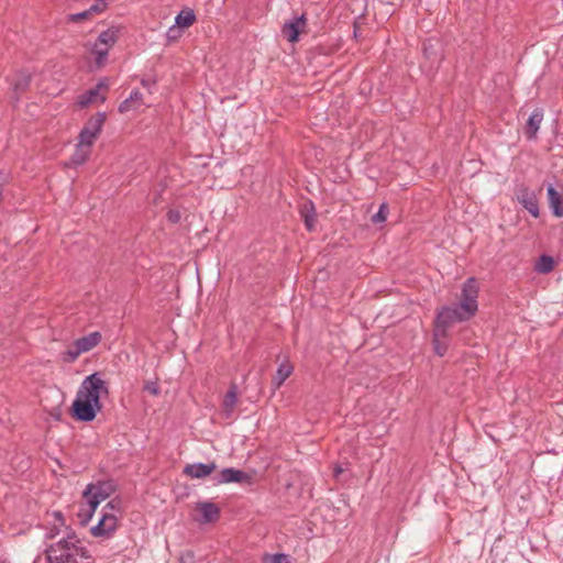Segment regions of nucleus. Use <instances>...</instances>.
<instances>
[{
  "mask_svg": "<svg viewBox=\"0 0 563 563\" xmlns=\"http://www.w3.org/2000/svg\"><path fill=\"white\" fill-rule=\"evenodd\" d=\"M53 516L57 523L49 530L46 538L54 539L62 532L63 536L46 548V563H93L89 551L78 536L66 527L62 514L55 511Z\"/></svg>",
  "mask_w": 563,
  "mask_h": 563,
  "instance_id": "f257e3e1",
  "label": "nucleus"
},
{
  "mask_svg": "<svg viewBox=\"0 0 563 563\" xmlns=\"http://www.w3.org/2000/svg\"><path fill=\"white\" fill-rule=\"evenodd\" d=\"M109 394L108 385L99 373L87 376L73 402V415L79 421H92L101 410V398Z\"/></svg>",
  "mask_w": 563,
  "mask_h": 563,
  "instance_id": "f03ea898",
  "label": "nucleus"
},
{
  "mask_svg": "<svg viewBox=\"0 0 563 563\" xmlns=\"http://www.w3.org/2000/svg\"><path fill=\"white\" fill-rule=\"evenodd\" d=\"M114 487L111 482H97L88 484L82 493L85 505L80 507L78 517L86 523L96 511L97 507L111 496Z\"/></svg>",
  "mask_w": 563,
  "mask_h": 563,
  "instance_id": "7ed1b4c3",
  "label": "nucleus"
},
{
  "mask_svg": "<svg viewBox=\"0 0 563 563\" xmlns=\"http://www.w3.org/2000/svg\"><path fill=\"white\" fill-rule=\"evenodd\" d=\"M470 318V316H464V311L460 308L459 305L454 307H444L438 312L435 319L434 335L446 336L448 329L453 323L462 322L468 320Z\"/></svg>",
  "mask_w": 563,
  "mask_h": 563,
  "instance_id": "20e7f679",
  "label": "nucleus"
},
{
  "mask_svg": "<svg viewBox=\"0 0 563 563\" xmlns=\"http://www.w3.org/2000/svg\"><path fill=\"white\" fill-rule=\"evenodd\" d=\"M478 288L474 278L467 279L463 287L460 298V308L464 311V316L473 317L477 311Z\"/></svg>",
  "mask_w": 563,
  "mask_h": 563,
  "instance_id": "39448f33",
  "label": "nucleus"
},
{
  "mask_svg": "<svg viewBox=\"0 0 563 563\" xmlns=\"http://www.w3.org/2000/svg\"><path fill=\"white\" fill-rule=\"evenodd\" d=\"M115 506L113 501H110L103 508V514L99 522L91 528V533L95 537H106L113 532L117 528V516L113 512Z\"/></svg>",
  "mask_w": 563,
  "mask_h": 563,
  "instance_id": "423d86ee",
  "label": "nucleus"
},
{
  "mask_svg": "<svg viewBox=\"0 0 563 563\" xmlns=\"http://www.w3.org/2000/svg\"><path fill=\"white\" fill-rule=\"evenodd\" d=\"M106 121V114L104 113H97L92 115L85 126L81 129L79 133V141L82 144H86L91 147V145L95 143L99 134L101 133L102 125Z\"/></svg>",
  "mask_w": 563,
  "mask_h": 563,
  "instance_id": "0eeeda50",
  "label": "nucleus"
},
{
  "mask_svg": "<svg viewBox=\"0 0 563 563\" xmlns=\"http://www.w3.org/2000/svg\"><path fill=\"white\" fill-rule=\"evenodd\" d=\"M517 200L523 206V208L534 218L540 214L538 197L534 190L526 186H520L516 190Z\"/></svg>",
  "mask_w": 563,
  "mask_h": 563,
  "instance_id": "6e6552de",
  "label": "nucleus"
},
{
  "mask_svg": "<svg viewBox=\"0 0 563 563\" xmlns=\"http://www.w3.org/2000/svg\"><path fill=\"white\" fill-rule=\"evenodd\" d=\"M108 90V84L106 80H101L98 85L79 96L77 103L81 107H88L95 103H101L106 100V92Z\"/></svg>",
  "mask_w": 563,
  "mask_h": 563,
  "instance_id": "1a4fd4ad",
  "label": "nucleus"
},
{
  "mask_svg": "<svg viewBox=\"0 0 563 563\" xmlns=\"http://www.w3.org/2000/svg\"><path fill=\"white\" fill-rule=\"evenodd\" d=\"M196 510L200 514L197 520L201 523L214 522L219 519L220 509L219 507L209 501H201L196 505Z\"/></svg>",
  "mask_w": 563,
  "mask_h": 563,
  "instance_id": "9d476101",
  "label": "nucleus"
},
{
  "mask_svg": "<svg viewBox=\"0 0 563 563\" xmlns=\"http://www.w3.org/2000/svg\"><path fill=\"white\" fill-rule=\"evenodd\" d=\"M306 26V18L302 14L301 16L295 18L294 20L287 22L283 26L284 36L291 43L298 41L299 34L305 30Z\"/></svg>",
  "mask_w": 563,
  "mask_h": 563,
  "instance_id": "9b49d317",
  "label": "nucleus"
},
{
  "mask_svg": "<svg viewBox=\"0 0 563 563\" xmlns=\"http://www.w3.org/2000/svg\"><path fill=\"white\" fill-rule=\"evenodd\" d=\"M217 468L214 462L203 464V463H194L187 464L184 468V473L191 478H205L213 473Z\"/></svg>",
  "mask_w": 563,
  "mask_h": 563,
  "instance_id": "f8f14e48",
  "label": "nucleus"
},
{
  "mask_svg": "<svg viewBox=\"0 0 563 563\" xmlns=\"http://www.w3.org/2000/svg\"><path fill=\"white\" fill-rule=\"evenodd\" d=\"M217 482L220 484L250 483L251 476L243 471L229 467V468H224L220 472V475H219V478Z\"/></svg>",
  "mask_w": 563,
  "mask_h": 563,
  "instance_id": "ddd939ff",
  "label": "nucleus"
},
{
  "mask_svg": "<svg viewBox=\"0 0 563 563\" xmlns=\"http://www.w3.org/2000/svg\"><path fill=\"white\" fill-rule=\"evenodd\" d=\"M542 120L543 111L541 109H536L530 114L525 128V134L527 135L528 139H536Z\"/></svg>",
  "mask_w": 563,
  "mask_h": 563,
  "instance_id": "4468645a",
  "label": "nucleus"
},
{
  "mask_svg": "<svg viewBox=\"0 0 563 563\" xmlns=\"http://www.w3.org/2000/svg\"><path fill=\"white\" fill-rule=\"evenodd\" d=\"M238 404V387L235 384L230 386L222 401V411L227 418L231 417Z\"/></svg>",
  "mask_w": 563,
  "mask_h": 563,
  "instance_id": "2eb2a0df",
  "label": "nucleus"
},
{
  "mask_svg": "<svg viewBox=\"0 0 563 563\" xmlns=\"http://www.w3.org/2000/svg\"><path fill=\"white\" fill-rule=\"evenodd\" d=\"M549 206L555 217H563V199L555 188L550 185L547 189Z\"/></svg>",
  "mask_w": 563,
  "mask_h": 563,
  "instance_id": "dca6fc26",
  "label": "nucleus"
},
{
  "mask_svg": "<svg viewBox=\"0 0 563 563\" xmlns=\"http://www.w3.org/2000/svg\"><path fill=\"white\" fill-rule=\"evenodd\" d=\"M101 340V334L99 332H91L86 336H82L75 341V345L79 350V352L86 353L92 350L95 346L99 344Z\"/></svg>",
  "mask_w": 563,
  "mask_h": 563,
  "instance_id": "f3484780",
  "label": "nucleus"
},
{
  "mask_svg": "<svg viewBox=\"0 0 563 563\" xmlns=\"http://www.w3.org/2000/svg\"><path fill=\"white\" fill-rule=\"evenodd\" d=\"M300 214L303 218L305 225L309 231L314 230L316 225V212L314 207L311 202H305L300 207Z\"/></svg>",
  "mask_w": 563,
  "mask_h": 563,
  "instance_id": "a211bd4d",
  "label": "nucleus"
},
{
  "mask_svg": "<svg viewBox=\"0 0 563 563\" xmlns=\"http://www.w3.org/2000/svg\"><path fill=\"white\" fill-rule=\"evenodd\" d=\"M142 103H143L142 93L137 90H134L131 92V95L128 99H125L123 102H121V104L119 106V111L121 113H125L132 109H136Z\"/></svg>",
  "mask_w": 563,
  "mask_h": 563,
  "instance_id": "6ab92c4d",
  "label": "nucleus"
},
{
  "mask_svg": "<svg viewBox=\"0 0 563 563\" xmlns=\"http://www.w3.org/2000/svg\"><path fill=\"white\" fill-rule=\"evenodd\" d=\"M196 21L195 12L191 9L181 10L175 18V25L179 29L191 26Z\"/></svg>",
  "mask_w": 563,
  "mask_h": 563,
  "instance_id": "aec40b11",
  "label": "nucleus"
},
{
  "mask_svg": "<svg viewBox=\"0 0 563 563\" xmlns=\"http://www.w3.org/2000/svg\"><path fill=\"white\" fill-rule=\"evenodd\" d=\"M292 369L294 367L289 362H283L279 364L276 375L273 378V384L276 388L280 387L282 384L290 376Z\"/></svg>",
  "mask_w": 563,
  "mask_h": 563,
  "instance_id": "412c9836",
  "label": "nucleus"
},
{
  "mask_svg": "<svg viewBox=\"0 0 563 563\" xmlns=\"http://www.w3.org/2000/svg\"><path fill=\"white\" fill-rule=\"evenodd\" d=\"M90 148H91L90 146L78 142V144L76 145V150L71 156V163L74 165L84 164L90 155V152H91Z\"/></svg>",
  "mask_w": 563,
  "mask_h": 563,
  "instance_id": "4be33fe9",
  "label": "nucleus"
},
{
  "mask_svg": "<svg viewBox=\"0 0 563 563\" xmlns=\"http://www.w3.org/2000/svg\"><path fill=\"white\" fill-rule=\"evenodd\" d=\"M120 29L118 27H110L103 32L100 33L98 36V40L100 41V44L107 45L108 47H112L115 42L119 38Z\"/></svg>",
  "mask_w": 563,
  "mask_h": 563,
  "instance_id": "5701e85b",
  "label": "nucleus"
},
{
  "mask_svg": "<svg viewBox=\"0 0 563 563\" xmlns=\"http://www.w3.org/2000/svg\"><path fill=\"white\" fill-rule=\"evenodd\" d=\"M31 74L27 71H19L13 80V89L15 92H23L30 86Z\"/></svg>",
  "mask_w": 563,
  "mask_h": 563,
  "instance_id": "b1692460",
  "label": "nucleus"
},
{
  "mask_svg": "<svg viewBox=\"0 0 563 563\" xmlns=\"http://www.w3.org/2000/svg\"><path fill=\"white\" fill-rule=\"evenodd\" d=\"M110 47L107 45L100 44V41L97 38L95 42L91 53L96 56V64L98 67H101L104 64V60L108 56Z\"/></svg>",
  "mask_w": 563,
  "mask_h": 563,
  "instance_id": "393cba45",
  "label": "nucleus"
},
{
  "mask_svg": "<svg viewBox=\"0 0 563 563\" xmlns=\"http://www.w3.org/2000/svg\"><path fill=\"white\" fill-rule=\"evenodd\" d=\"M554 268V261L549 255H541L536 263L534 269L540 274H548Z\"/></svg>",
  "mask_w": 563,
  "mask_h": 563,
  "instance_id": "a878e982",
  "label": "nucleus"
},
{
  "mask_svg": "<svg viewBox=\"0 0 563 563\" xmlns=\"http://www.w3.org/2000/svg\"><path fill=\"white\" fill-rule=\"evenodd\" d=\"M263 563H291L289 556L284 553L265 554Z\"/></svg>",
  "mask_w": 563,
  "mask_h": 563,
  "instance_id": "bb28decb",
  "label": "nucleus"
},
{
  "mask_svg": "<svg viewBox=\"0 0 563 563\" xmlns=\"http://www.w3.org/2000/svg\"><path fill=\"white\" fill-rule=\"evenodd\" d=\"M81 353L79 352V350L77 349V346L75 345V342L73 343V345H70L65 352H64V361L66 362H69V363H73L75 362L78 356L80 355Z\"/></svg>",
  "mask_w": 563,
  "mask_h": 563,
  "instance_id": "cd10ccee",
  "label": "nucleus"
},
{
  "mask_svg": "<svg viewBox=\"0 0 563 563\" xmlns=\"http://www.w3.org/2000/svg\"><path fill=\"white\" fill-rule=\"evenodd\" d=\"M91 16H92V13L90 12L89 9H87L82 12L70 14L68 16V20L74 23H79V22L90 19Z\"/></svg>",
  "mask_w": 563,
  "mask_h": 563,
  "instance_id": "c85d7f7f",
  "label": "nucleus"
},
{
  "mask_svg": "<svg viewBox=\"0 0 563 563\" xmlns=\"http://www.w3.org/2000/svg\"><path fill=\"white\" fill-rule=\"evenodd\" d=\"M387 214H388V207L387 205L383 203L378 210L377 213H375L373 217H372V221L374 223H380V222H384L387 218Z\"/></svg>",
  "mask_w": 563,
  "mask_h": 563,
  "instance_id": "c756f323",
  "label": "nucleus"
},
{
  "mask_svg": "<svg viewBox=\"0 0 563 563\" xmlns=\"http://www.w3.org/2000/svg\"><path fill=\"white\" fill-rule=\"evenodd\" d=\"M108 5V0H96L93 4L89 8L92 15L100 14L104 11Z\"/></svg>",
  "mask_w": 563,
  "mask_h": 563,
  "instance_id": "7c9ffc66",
  "label": "nucleus"
},
{
  "mask_svg": "<svg viewBox=\"0 0 563 563\" xmlns=\"http://www.w3.org/2000/svg\"><path fill=\"white\" fill-rule=\"evenodd\" d=\"M434 351L438 355L443 356L446 352V345L441 342L445 336H437L433 334Z\"/></svg>",
  "mask_w": 563,
  "mask_h": 563,
  "instance_id": "2f4dec72",
  "label": "nucleus"
},
{
  "mask_svg": "<svg viewBox=\"0 0 563 563\" xmlns=\"http://www.w3.org/2000/svg\"><path fill=\"white\" fill-rule=\"evenodd\" d=\"M144 390H146L147 393H150L153 396H158L161 393L157 382H154V380L145 382Z\"/></svg>",
  "mask_w": 563,
  "mask_h": 563,
  "instance_id": "473e14b6",
  "label": "nucleus"
},
{
  "mask_svg": "<svg viewBox=\"0 0 563 563\" xmlns=\"http://www.w3.org/2000/svg\"><path fill=\"white\" fill-rule=\"evenodd\" d=\"M167 40L170 42L177 41L181 36V29L176 25L170 26L166 33Z\"/></svg>",
  "mask_w": 563,
  "mask_h": 563,
  "instance_id": "72a5a7b5",
  "label": "nucleus"
},
{
  "mask_svg": "<svg viewBox=\"0 0 563 563\" xmlns=\"http://www.w3.org/2000/svg\"><path fill=\"white\" fill-rule=\"evenodd\" d=\"M180 216L177 211H173L170 210L168 212V219L172 221V222H177L179 220Z\"/></svg>",
  "mask_w": 563,
  "mask_h": 563,
  "instance_id": "f704fd0d",
  "label": "nucleus"
},
{
  "mask_svg": "<svg viewBox=\"0 0 563 563\" xmlns=\"http://www.w3.org/2000/svg\"><path fill=\"white\" fill-rule=\"evenodd\" d=\"M142 85H143L144 87H148V85H150V84H148V81H146V80H142Z\"/></svg>",
  "mask_w": 563,
  "mask_h": 563,
  "instance_id": "c9c22d12",
  "label": "nucleus"
},
{
  "mask_svg": "<svg viewBox=\"0 0 563 563\" xmlns=\"http://www.w3.org/2000/svg\"><path fill=\"white\" fill-rule=\"evenodd\" d=\"M341 472H342V470H341V468H336V470H335V475H338V474H339V473H341Z\"/></svg>",
  "mask_w": 563,
  "mask_h": 563,
  "instance_id": "e433bc0d",
  "label": "nucleus"
},
{
  "mask_svg": "<svg viewBox=\"0 0 563 563\" xmlns=\"http://www.w3.org/2000/svg\"><path fill=\"white\" fill-rule=\"evenodd\" d=\"M0 563H2V562H0Z\"/></svg>",
  "mask_w": 563,
  "mask_h": 563,
  "instance_id": "4c0bfd02",
  "label": "nucleus"
}]
</instances>
